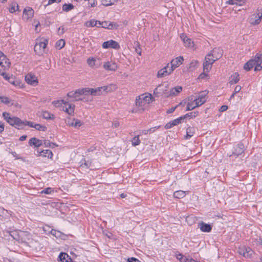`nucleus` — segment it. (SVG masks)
I'll return each instance as SVG.
<instances>
[{
  "label": "nucleus",
  "mask_w": 262,
  "mask_h": 262,
  "mask_svg": "<svg viewBox=\"0 0 262 262\" xmlns=\"http://www.w3.org/2000/svg\"><path fill=\"white\" fill-rule=\"evenodd\" d=\"M3 116L5 120L11 126L18 129H23L24 127V121L18 117L11 116L9 113L4 112Z\"/></svg>",
  "instance_id": "nucleus-1"
},
{
  "label": "nucleus",
  "mask_w": 262,
  "mask_h": 262,
  "mask_svg": "<svg viewBox=\"0 0 262 262\" xmlns=\"http://www.w3.org/2000/svg\"><path fill=\"white\" fill-rule=\"evenodd\" d=\"M218 59V57H214L213 54H207L203 63L204 72H208L212 67V64Z\"/></svg>",
  "instance_id": "nucleus-2"
},
{
  "label": "nucleus",
  "mask_w": 262,
  "mask_h": 262,
  "mask_svg": "<svg viewBox=\"0 0 262 262\" xmlns=\"http://www.w3.org/2000/svg\"><path fill=\"white\" fill-rule=\"evenodd\" d=\"M168 85L159 84L154 91V94L156 97L164 96V97H169V91H168Z\"/></svg>",
  "instance_id": "nucleus-3"
},
{
  "label": "nucleus",
  "mask_w": 262,
  "mask_h": 262,
  "mask_svg": "<svg viewBox=\"0 0 262 262\" xmlns=\"http://www.w3.org/2000/svg\"><path fill=\"white\" fill-rule=\"evenodd\" d=\"M48 42V40L44 38L39 40H37L36 45L34 46L35 52L38 55L42 54L45 52V50L46 48Z\"/></svg>",
  "instance_id": "nucleus-4"
},
{
  "label": "nucleus",
  "mask_w": 262,
  "mask_h": 262,
  "mask_svg": "<svg viewBox=\"0 0 262 262\" xmlns=\"http://www.w3.org/2000/svg\"><path fill=\"white\" fill-rule=\"evenodd\" d=\"M245 151V146L243 143H238L236 145L232 154L229 156L230 159L234 160V158H236L239 155H242Z\"/></svg>",
  "instance_id": "nucleus-5"
},
{
  "label": "nucleus",
  "mask_w": 262,
  "mask_h": 262,
  "mask_svg": "<svg viewBox=\"0 0 262 262\" xmlns=\"http://www.w3.org/2000/svg\"><path fill=\"white\" fill-rule=\"evenodd\" d=\"M238 253L246 258L250 257L253 253V250L249 247L245 246L239 247L238 250Z\"/></svg>",
  "instance_id": "nucleus-6"
},
{
  "label": "nucleus",
  "mask_w": 262,
  "mask_h": 262,
  "mask_svg": "<svg viewBox=\"0 0 262 262\" xmlns=\"http://www.w3.org/2000/svg\"><path fill=\"white\" fill-rule=\"evenodd\" d=\"M101 27L104 28H107L108 29H117L118 27V25L114 22L111 21H98V27Z\"/></svg>",
  "instance_id": "nucleus-7"
},
{
  "label": "nucleus",
  "mask_w": 262,
  "mask_h": 262,
  "mask_svg": "<svg viewBox=\"0 0 262 262\" xmlns=\"http://www.w3.org/2000/svg\"><path fill=\"white\" fill-rule=\"evenodd\" d=\"M102 47L104 49L112 48L118 50L120 48V46L117 41L113 40H110L104 42L102 44Z\"/></svg>",
  "instance_id": "nucleus-8"
},
{
  "label": "nucleus",
  "mask_w": 262,
  "mask_h": 262,
  "mask_svg": "<svg viewBox=\"0 0 262 262\" xmlns=\"http://www.w3.org/2000/svg\"><path fill=\"white\" fill-rule=\"evenodd\" d=\"M25 80L28 84L33 86H35L38 83L37 78L32 73H29L25 76Z\"/></svg>",
  "instance_id": "nucleus-9"
},
{
  "label": "nucleus",
  "mask_w": 262,
  "mask_h": 262,
  "mask_svg": "<svg viewBox=\"0 0 262 262\" xmlns=\"http://www.w3.org/2000/svg\"><path fill=\"white\" fill-rule=\"evenodd\" d=\"M172 72V69H170L169 64H168L166 67L158 71L157 76L158 78L165 77L169 75Z\"/></svg>",
  "instance_id": "nucleus-10"
},
{
  "label": "nucleus",
  "mask_w": 262,
  "mask_h": 262,
  "mask_svg": "<svg viewBox=\"0 0 262 262\" xmlns=\"http://www.w3.org/2000/svg\"><path fill=\"white\" fill-rule=\"evenodd\" d=\"M208 94V92L206 91H202L199 94L198 98L195 99V102H197L201 106L204 103H205L206 101V96Z\"/></svg>",
  "instance_id": "nucleus-11"
},
{
  "label": "nucleus",
  "mask_w": 262,
  "mask_h": 262,
  "mask_svg": "<svg viewBox=\"0 0 262 262\" xmlns=\"http://www.w3.org/2000/svg\"><path fill=\"white\" fill-rule=\"evenodd\" d=\"M184 60L182 56H179L174 59H172L170 62L171 67L170 69H172V71L177 67H179Z\"/></svg>",
  "instance_id": "nucleus-12"
},
{
  "label": "nucleus",
  "mask_w": 262,
  "mask_h": 262,
  "mask_svg": "<svg viewBox=\"0 0 262 262\" xmlns=\"http://www.w3.org/2000/svg\"><path fill=\"white\" fill-rule=\"evenodd\" d=\"M19 239L18 242L27 243L30 238V234L27 231L19 230Z\"/></svg>",
  "instance_id": "nucleus-13"
},
{
  "label": "nucleus",
  "mask_w": 262,
  "mask_h": 262,
  "mask_svg": "<svg viewBox=\"0 0 262 262\" xmlns=\"http://www.w3.org/2000/svg\"><path fill=\"white\" fill-rule=\"evenodd\" d=\"M185 119V117H179L172 121H171L170 122H169L168 123H167L165 126V128L166 129H169V128H170L171 127H172V126H175V125H177L179 124H180L182 120L184 119Z\"/></svg>",
  "instance_id": "nucleus-14"
},
{
  "label": "nucleus",
  "mask_w": 262,
  "mask_h": 262,
  "mask_svg": "<svg viewBox=\"0 0 262 262\" xmlns=\"http://www.w3.org/2000/svg\"><path fill=\"white\" fill-rule=\"evenodd\" d=\"M0 65L4 68L9 67L10 62L4 54L0 51Z\"/></svg>",
  "instance_id": "nucleus-15"
},
{
  "label": "nucleus",
  "mask_w": 262,
  "mask_h": 262,
  "mask_svg": "<svg viewBox=\"0 0 262 262\" xmlns=\"http://www.w3.org/2000/svg\"><path fill=\"white\" fill-rule=\"evenodd\" d=\"M108 89L107 86H104L98 87L95 89H92L91 91V95L93 96L100 95L102 94L103 91H107Z\"/></svg>",
  "instance_id": "nucleus-16"
},
{
  "label": "nucleus",
  "mask_w": 262,
  "mask_h": 262,
  "mask_svg": "<svg viewBox=\"0 0 262 262\" xmlns=\"http://www.w3.org/2000/svg\"><path fill=\"white\" fill-rule=\"evenodd\" d=\"M180 37L181 39L183 41L186 47L190 48L193 47V42L191 41V40L185 34H182L180 35Z\"/></svg>",
  "instance_id": "nucleus-17"
},
{
  "label": "nucleus",
  "mask_w": 262,
  "mask_h": 262,
  "mask_svg": "<svg viewBox=\"0 0 262 262\" xmlns=\"http://www.w3.org/2000/svg\"><path fill=\"white\" fill-rule=\"evenodd\" d=\"M199 227L202 231L205 232H209L212 229V227L210 225L206 224L203 222L199 223Z\"/></svg>",
  "instance_id": "nucleus-18"
},
{
  "label": "nucleus",
  "mask_w": 262,
  "mask_h": 262,
  "mask_svg": "<svg viewBox=\"0 0 262 262\" xmlns=\"http://www.w3.org/2000/svg\"><path fill=\"white\" fill-rule=\"evenodd\" d=\"M30 146H34L35 147H39L43 144L42 140H39L35 137L32 138L29 141Z\"/></svg>",
  "instance_id": "nucleus-19"
},
{
  "label": "nucleus",
  "mask_w": 262,
  "mask_h": 262,
  "mask_svg": "<svg viewBox=\"0 0 262 262\" xmlns=\"http://www.w3.org/2000/svg\"><path fill=\"white\" fill-rule=\"evenodd\" d=\"M136 105L140 108V110L142 111H144L147 106V105H146L145 101H144V99H141L140 97H139L138 98L136 99Z\"/></svg>",
  "instance_id": "nucleus-20"
},
{
  "label": "nucleus",
  "mask_w": 262,
  "mask_h": 262,
  "mask_svg": "<svg viewBox=\"0 0 262 262\" xmlns=\"http://www.w3.org/2000/svg\"><path fill=\"white\" fill-rule=\"evenodd\" d=\"M103 68L108 71H114L117 69V66L115 63L107 62L104 63Z\"/></svg>",
  "instance_id": "nucleus-21"
},
{
  "label": "nucleus",
  "mask_w": 262,
  "mask_h": 262,
  "mask_svg": "<svg viewBox=\"0 0 262 262\" xmlns=\"http://www.w3.org/2000/svg\"><path fill=\"white\" fill-rule=\"evenodd\" d=\"M182 90V88L180 86H178L172 88L169 91V97L177 95Z\"/></svg>",
  "instance_id": "nucleus-22"
},
{
  "label": "nucleus",
  "mask_w": 262,
  "mask_h": 262,
  "mask_svg": "<svg viewBox=\"0 0 262 262\" xmlns=\"http://www.w3.org/2000/svg\"><path fill=\"white\" fill-rule=\"evenodd\" d=\"M75 105L72 104H68V107H63V111L70 115H73Z\"/></svg>",
  "instance_id": "nucleus-23"
},
{
  "label": "nucleus",
  "mask_w": 262,
  "mask_h": 262,
  "mask_svg": "<svg viewBox=\"0 0 262 262\" xmlns=\"http://www.w3.org/2000/svg\"><path fill=\"white\" fill-rule=\"evenodd\" d=\"M255 58L254 59L250 60L245 64L244 67V69L246 71H250L255 64Z\"/></svg>",
  "instance_id": "nucleus-24"
},
{
  "label": "nucleus",
  "mask_w": 262,
  "mask_h": 262,
  "mask_svg": "<svg viewBox=\"0 0 262 262\" xmlns=\"http://www.w3.org/2000/svg\"><path fill=\"white\" fill-rule=\"evenodd\" d=\"M58 258L62 262H70L72 260L71 257L66 253H61Z\"/></svg>",
  "instance_id": "nucleus-25"
},
{
  "label": "nucleus",
  "mask_w": 262,
  "mask_h": 262,
  "mask_svg": "<svg viewBox=\"0 0 262 262\" xmlns=\"http://www.w3.org/2000/svg\"><path fill=\"white\" fill-rule=\"evenodd\" d=\"M255 60H256V62H255V64L254 65V66H255L254 71H260L262 69V66H261L262 59L259 58V57L258 56H255Z\"/></svg>",
  "instance_id": "nucleus-26"
},
{
  "label": "nucleus",
  "mask_w": 262,
  "mask_h": 262,
  "mask_svg": "<svg viewBox=\"0 0 262 262\" xmlns=\"http://www.w3.org/2000/svg\"><path fill=\"white\" fill-rule=\"evenodd\" d=\"M239 80V75L238 73H235L232 75L230 78L229 83L231 84H235Z\"/></svg>",
  "instance_id": "nucleus-27"
},
{
  "label": "nucleus",
  "mask_w": 262,
  "mask_h": 262,
  "mask_svg": "<svg viewBox=\"0 0 262 262\" xmlns=\"http://www.w3.org/2000/svg\"><path fill=\"white\" fill-rule=\"evenodd\" d=\"M200 106V105H199V103H197V102H195V103L193 102H188L187 105L186 111H191Z\"/></svg>",
  "instance_id": "nucleus-28"
},
{
  "label": "nucleus",
  "mask_w": 262,
  "mask_h": 262,
  "mask_svg": "<svg viewBox=\"0 0 262 262\" xmlns=\"http://www.w3.org/2000/svg\"><path fill=\"white\" fill-rule=\"evenodd\" d=\"M119 0H101V4L105 7L115 5Z\"/></svg>",
  "instance_id": "nucleus-29"
},
{
  "label": "nucleus",
  "mask_w": 262,
  "mask_h": 262,
  "mask_svg": "<svg viewBox=\"0 0 262 262\" xmlns=\"http://www.w3.org/2000/svg\"><path fill=\"white\" fill-rule=\"evenodd\" d=\"M98 21H99L93 19L90 21H86L84 23V25L87 27H93L95 26L98 27Z\"/></svg>",
  "instance_id": "nucleus-30"
},
{
  "label": "nucleus",
  "mask_w": 262,
  "mask_h": 262,
  "mask_svg": "<svg viewBox=\"0 0 262 262\" xmlns=\"http://www.w3.org/2000/svg\"><path fill=\"white\" fill-rule=\"evenodd\" d=\"M23 14L28 16H33L34 15V10L32 8L27 7L24 9Z\"/></svg>",
  "instance_id": "nucleus-31"
},
{
  "label": "nucleus",
  "mask_w": 262,
  "mask_h": 262,
  "mask_svg": "<svg viewBox=\"0 0 262 262\" xmlns=\"http://www.w3.org/2000/svg\"><path fill=\"white\" fill-rule=\"evenodd\" d=\"M67 96L70 98H73L74 99V101H81L83 100V99L80 98L76 94H75V92H70L67 94Z\"/></svg>",
  "instance_id": "nucleus-32"
},
{
  "label": "nucleus",
  "mask_w": 262,
  "mask_h": 262,
  "mask_svg": "<svg viewBox=\"0 0 262 262\" xmlns=\"http://www.w3.org/2000/svg\"><path fill=\"white\" fill-rule=\"evenodd\" d=\"M139 97L144 99V101H145V103L147 105L152 101V99H153L151 94H149L148 96L141 95L139 96Z\"/></svg>",
  "instance_id": "nucleus-33"
},
{
  "label": "nucleus",
  "mask_w": 262,
  "mask_h": 262,
  "mask_svg": "<svg viewBox=\"0 0 262 262\" xmlns=\"http://www.w3.org/2000/svg\"><path fill=\"white\" fill-rule=\"evenodd\" d=\"M40 156L48 157V158H51L53 156L52 152L50 150H42L40 152Z\"/></svg>",
  "instance_id": "nucleus-34"
},
{
  "label": "nucleus",
  "mask_w": 262,
  "mask_h": 262,
  "mask_svg": "<svg viewBox=\"0 0 262 262\" xmlns=\"http://www.w3.org/2000/svg\"><path fill=\"white\" fill-rule=\"evenodd\" d=\"M194 133V128L192 127H189L187 128L186 131V135L185 136V138L186 139H190L192 136H193Z\"/></svg>",
  "instance_id": "nucleus-35"
},
{
  "label": "nucleus",
  "mask_w": 262,
  "mask_h": 262,
  "mask_svg": "<svg viewBox=\"0 0 262 262\" xmlns=\"http://www.w3.org/2000/svg\"><path fill=\"white\" fill-rule=\"evenodd\" d=\"M186 195V192L182 190L176 191L173 193V196L176 198L181 199Z\"/></svg>",
  "instance_id": "nucleus-36"
},
{
  "label": "nucleus",
  "mask_w": 262,
  "mask_h": 262,
  "mask_svg": "<svg viewBox=\"0 0 262 262\" xmlns=\"http://www.w3.org/2000/svg\"><path fill=\"white\" fill-rule=\"evenodd\" d=\"M262 17H257L255 19L254 17H250L249 19V22L253 25L259 24L261 20Z\"/></svg>",
  "instance_id": "nucleus-37"
},
{
  "label": "nucleus",
  "mask_w": 262,
  "mask_h": 262,
  "mask_svg": "<svg viewBox=\"0 0 262 262\" xmlns=\"http://www.w3.org/2000/svg\"><path fill=\"white\" fill-rule=\"evenodd\" d=\"M10 215V213L7 210L0 207V216H5V218H8Z\"/></svg>",
  "instance_id": "nucleus-38"
},
{
  "label": "nucleus",
  "mask_w": 262,
  "mask_h": 262,
  "mask_svg": "<svg viewBox=\"0 0 262 262\" xmlns=\"http://www.w3.org/2000/svg\"><path fill=\"white\" fill-rule=\"evenodd\" d=\"M199 63L197 60H192L189 64L188 69L190 71H192L194 70L198 66Z\"/></svg>",
  "instance_id": "nucleus-39"
},
{
  "label": "nucleus",
  "mask_w": 262,
  "mask_h": 262,
  "mask_svg": "<svg viewBox=\"0 0 262 262\" xmlns=\"http://www.w3.org/2000/svg\"><path fill=\"white\" fill-rule=\"evenodd\" d=\"M42 116L43 118L45 119H53L54 118V116L53 114H51L47 111L43 112Z\"/></svg>",
  "instance_id": "nucleus-40"
},
{
  "label": "nucleus",
  "mask_w": 262,
  "mask_h": 262,
  "mask_svg": "<svg viewBox=\"0 0 262 262\" xmlns=\"http://www.w3.org/2000/svg\"><path fill=\"white\" fill-rule=\"evenodd\" d=\"M64 40L63 39H61L56 42L55 47L56 49L60 50L64 46Z\"/></svg>",
  "instance_id": "nucleus-41"
},
{
  "label": "nucleus",
  "mask_w": 262,
  "mask_h": 262,
  "mask_svg": "<svg viewBox=\"0 0 262 262\" xmlns=\"http://www.w3.org/2000/svg\"><path fill=\"white\" fill-rule=\"evenodd\" d=\"M10 235L13 238V239L18 242L19 239V230L11 231Z\"/></svg>",
  "instance_id": "nucleus-42"
},
{
  "label": "nucleus",
  "mask_w": 262,
  "mask_h": 262,
  "mask_svg": "<svg viewBox=\"0 0 262 262\" xmlns=\"http://www.w3.org/2000/svg\"><path fill=\"white\" fill-rule=\"evenodd\" d=\"M74 8V6L71 4H65L62 6V10L64 11L68 12Z\"/></svg>",
  "instance_id": "nucleus-43"
},
{
  "label": "nucleus",
  "mask_w": 262,
  "mask_h": 262,
  "mask_svg": "<svg viewBox=\"0 0 262 262\" xmlns=\"http://www.w3.org/2000/svg\"><path fill=\"white\" fill-rule=\"evenodd\" d=\"M132 145L134 146L138 145L140 143V140L139 139V135L135 136L132 141Z\"/></svg>",
  "instance_id": "nucleus-44"
},
{
  "label": "nucleus",
  "mask_w": 262,
  "mask_h": 262,
  "mask_svg": "<svg viewBox=\"0 0 262 262\" xmlns=\"http://www.w3.org/2000/svg\"><path fill=\"white\" fill-rule=\"evenodd\" d=\"M91 163L89 161H86L85 160L81 161V164L80 166L82 168H88L90 167Z\"/></svg>",
  "instance_id": "nucleus-45"
},
{
  "label": "nucleus",
  "mask_w": 262,
  "mask_h": 262,
  "mask_svg": "<svg viewBox=\"0 0 262 262\" xmlns=\"http://www.w3.org/2000/svg\"><path fill=\"white\" fill-rule=\"evenodd\" d=\"M18 6L17 4L12 5L9 7V12L11 13L15 12L16 11L18 10Z\"/></svg>",
  "instance_id": "nucleus-46"
},
{
  "label": "nucleus",
  "mask_w": 262,
  "mask_h": 262,
  "mask_svg": "<svg viewBox=\"0 0 262 262\" xmlns=\"http://www.w3.org/2000/svg\"><path fill=\"white\" fill-rule=\"evenodd\" d=\"M243 2L242 0H229L227 2L230 5H241Z\"/></svg>",
  "instance_id": "nucleus-47"
},
{
  "label": "nucleus",
  "mask_w": 262,
  "mask_h": 262,
  "mask_svg": "<svg viewBox=\"0 0 262 262\" xmlns=\"http://www.w3.org/2000/svg\"><path fill=\"white\" fill-rule=\"evenodd\" d=\"M199 114L198 112H193L191 113H189L185 115L184 116H183L182 117H185V119L187 117H190L191 118H194L196 116H197Z\"/></svg>",
  "instance_id": "nucleus-48"
},
{
  "label": "nucleus",
  "mask_w": 262,
  "mask_h": 262,
  "mask_svg": "<svg viewBox=\"0 0 262 262\" xmlns=\"http://www.w3.org/2000/svg\"><path fill=\"white\" fill-rule=\"evenodd\" d=\"M34 128L38 130L45 131L47 129V127L45 126L41 125L39 124H35L34 125Z\"/></svg>",
  "instance_id": "nucleus-49"
},
{
  "label": "nucleus",
  "mask_w": 262,
  "mask_h": 262,
  "mask_svg": "<svg viewBox=\"0 0 262 262\" xmlns=\"http://www.w3.org/2000/svg\"><path fill=\"white\" fill-rule=\"evenodd\" d=\"M177 258L181 262H187L188 259L185 257L182 254H179L177 255Z\"/></svg>",
  "instance_id": "nucleus-50"
},
{
  "label": "nucleus",
  "mask_w": 262,
  "mask_h": 262,
  "mask_svg": "<svg viewBox=\"0 0 262 262\" xmlns=\"http://www.w3.org/2000/svg\"><path fill=\"white\" fill-rule=\"evenodd\" d=\"M0 101L1 102L6 104H8L10 103L9 98L5 96H0Z\"/></svg>",
  "instance_id": "nucleus-51"
},
{
  "label": "nucleus",
  "mask_w": 262,
  "mask_h": 262,
  "mask_svg": "<svg viewBox=\"0 0 262 262\" xmlns=\"http://www.w3.org/2000/svg\"><path fill=\"white\" fill-rule=\"evenodd\" d=\"M95 61H96V60L94 58H90L87 60V62H88V64L91 67H93L95 66Z\"/></svg>",
  "instance_id": "nucleus-52"
},
{
  "label": "nucleus",
  "mask_w": 262,
  "mask_h": 262,
  "mask_svg": "<svg viewBox=\"0 0 262 262\" xmlns=\"http://www.w3.org/2000/svg\"><path fill=\"white\" fill-rule=\"evenodd\" d=\"M53 191V190L52 188L51 187H48L46 189H45L44 190H43L41 193H45V194H50L51 193V192Z\"/></svg>",
  "instance_id": "nucleus-53"
},
{
  "label": "nucleus",
  "mask_w": 262,
  "mask_h": 262,
  "mask_svg": "<svg viewBox=\"0 0 262 262\" xmlns=\"http://www.w3.org/2000/svg\"><path fill=\"white\" fill-rule=\"evenodd\" d=\"M33 25L35 26V30L36 33H38L40 30L38 29V26H40V23L38 21L35 20Z\"/></svg>",
  "instance_id": "nucleus-54"
},
{
  "label": "nucleus",
  "mask_w": 262,
  "mask_h": 262,
  "mask_svg": "<svg viewBox=\"0 0 262 262\" xmlns=\"http://www.w3.org/2000/svg\"><path fill=\"white\" fill-rule=\"evenodd\" d=\"M74 127H79L82 125V122L78 119H74Z\"/></svg>",
  "instance_id": "nucleus-55"
},
{
  "label": "nucleus",
  "mask_w": 262,
  "mask_h": 262,
  "mask_svg": "<svg viewBox=\"0 0 262 262\" xmlns=\"http://www.w3.org/2000/svg\"><path fill=\"white\" fill-rule=\"evenodd\" d=\"M75 94H76L79 97L82 95H84L83 89H79L75 91Z\"/></svg>",
  "instance_id": "nucleus-56"
},
{
  "label": "nucleus",
  "mask_w": 262,
  "mask_h": 262,
  "mask_svg": "<svg viewBox=\"0 0 262 262\" xmlns=\"http://www.w3.org/2000/svg\"><path fill=\"white\" fill-rule=\"evenodd\" d=\"M92 89V88H83L84 95H87L89 93H90L91 94Z\"/></svg>",
  "instance_id": "nucleus-57"
},
{
  "label": "nucleus",
  "mask_w": 262,
  "mask_h": 262,
  "mask_svg": "<svg viewBox=\"0 0 262 262\" xmlns=\"http://www.w3.org/2000/svg\"><path fill=\"white\" fill-rule=\"evenodd\" d=\"M24 126H26V125H28L30 127H34V125L33 124V123L32 122L25 121H24Z\"/></svg>",
  "instance_id": "nucleus-58"
},
{
  "label": "nucleus",
  "mask_w": 262,
  "mask_h": 262,
  "mask_svg": "<svg viewBox=\"0 0 262 262\" xmlns=\"http://www.w3.org/2000/svg\"><path fill=\"white\" fill-rule=\"evenodd\" d=\"M89 4L92 7H96L97 5V0H91V1L89 2Z\"/></svg>",
  "instance_id": "nucleus-59"
},
{
  "label": "nucleus",
  "mask_w": 262,
  "mask_h": 262,
  "mask_svg": "<svg viewBox=\"0 0 262 262\" xmlns=\"http://www.w3.org/2000/svg\"><path fill=\"white\" fill-rule=\"evenodd\" d=\"M43 144L45 145L46 147H50L51 146V142L49 140H45L42 141Z\"/></svg>",
  "instance_id": "nucleus-60"
},
{
  "label": "nucleus",
  "mask_w": 262,
  "mask_h": 262,
  "mask_svg": "<svg viewBox=\"0 0 262 262\" xmlns=\"http://www.w3.org/2000/svg\"><path fill=\"white\" fill-rule=\"evenodd\" d=\"M127 262H141L139 259L134 258V257H131L128 258L127 259Z\"/></svg>",
  "instance_id": "nucleus-61"
},
{
  "label": "nucleus",
  "mask_w": 262,
  "mask_h": 262,
  "mask_svg": "<svg viewBox=\"0 0 262 262\" xmlns=\"http://www.w3.org/2000/svg\"><path fill=\"white\" fill-rule=\"evenodd\" d=\"M195 99H196V97H194L193 95L190 96L188 97V101L193 102L195 103Z\"/></svg>",
  "instance_id": "nucleus-62"
},
{
  "label": "nucleus",
  "mask_w": 262,
  "mask_h": 262,
  "mask_svg": "<svg viewBox=\"0 0 262 262\" xmlns=\"http://www.w3.org/2000/svg\"><path fill=\"white\" fill-rule=\"evenodd\" d=\"M64 32V28L62 27H60L58 29V33L59 35H62Z\"/></svg>",
  "instance_id": "nucleus-63"
},
{
  "label": "nucleus",
  "mask_w": 262,
  "mask_h": 262,
  "mask_svg": "<svg viewBox=\"0 0 262 262\" xmlns=\"http://www.w3.org/2000/svg\"><path fill=\"white\" fill-rule=\"evenodd\" d=\"M241 86L240 85H236L234 89V93L236 94L238 93L241 90Z\"/></svg>",
  "instance_id": "nucleus-64"
}]
</instances>
